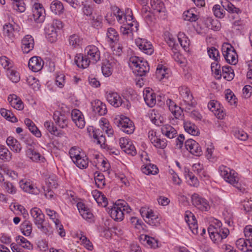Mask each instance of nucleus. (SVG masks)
I'll return each instance as SVG.
<instances>
[{
	"instance_id": "27",
	"label": "nucleus",
	"mask_w": 252,
	"mask_h": 252,
	"mask_svg": "<svg viewBox=\"0 0 252 252\" xmlns=\"http://www.w3.org/2000/svg\"><path fill=\"white\" fill-rule=\"evenodd\" d=\"M8 100L11 106L17 110H22L24 105L21 100L15 94H11L8 97Z\"/></svg>"
},
{
	"instance_id": "52",
	"label": "nucleus",
	"mask_w": 252,
	"mask_h": 252,
	"mask_svg": "<svg viewBox=\"0 0 252 252\" xmlns=\"http://www.w3.org/2000/svg\"><path fill=\"white\" fill-rule=\"evenodd\" d=\"M213 11L215 16L219 18H222L225 15V9L221 8L219 4L215 5L213 7Z\"/></svg>"
},
{
	"instance_id": "38",
	"label": "nucleus",
	"mask_w": 252,
	"mask_h": 252,
	"mask_svg": "<svg viewBox=\"0 0 252 252\" xmlns=\"http://www.w3.org/2000/svg\"><path fill=\"white\" fill-rule=\"evenodd\" d=\"M142 171L143 173L147 175H155L158 173V169L156 165L148 164L142 167Z\"/></svg>"
},
{
	"instance_id": "46",
	"label": "nucleus",
	"mask_w": 252,
	"mask_h": 252,
	"mask_svg": "<svg viewBox=\"0 0 252 252\" xmlns=\"http://www.w3.org/2000/svg\"><path fill=\"white\" fill-rule=\"evenodd\" d=\"M152 143L157 148L164 149L167 145V141L165 139H161L157 137H153L150 138Z\"/></svg>"
},
{
	"instance_id": "18",
	"label": "nucleus",
	"mask_w": 252,
	"mask_h": 252,
	"mask_svg": "<svg viewBox=\"0 0 252 252\" xmlns=\"http://www.w3.org/2000/svg\"><path fill=\"white\" fill-rule=\"evenodd\" d=\"M56 124L62 128H64L67 126L68 121L66 116L63 114L60 111H55L53 116Z\"/></svg>"
},
{
	"instance_id": "2",
	"label": "nucleus",
	"mask_w": 252,
	"mask_h": 252,
	"mask_svg": "<svg viewBox=\"0 0 252 252\" xmlns=\"http://www.w3.org/2000/svg\"><path fill=\"white\" fill-rule=\"evenodd\" d=\"M129 64L136 75L142 76L149 71L150 67L147 61L142 60L140 58L134 56L129 59Z\"/></svg>"
},
{
	"instance_id": "41",
	"label": "nucleus",
	"mask_w": 252,
	"mask_h": 252,
	"mask_svg": "<svg viewBox=\"0 0 252 252\" xmlns=\"http://www.w3.org/2000/svg\"><path fill=\"white\" fill-rule=\"evenodd\" d=\"M236 247L240 250L244 251V252H251L250 249L249 244L248 242L247 241L246 238H240L237 240L236 242Z\"/></svg>"
},
{
	"instance_id": "23",
	"label": "nucleus",
	"mask_w": 252,
	"mask_h": 252,
	"mask_svg": "<svg viewBox=\"0 0 252 252\" xmlns=\"http://www.w3.org/2000/svg\"><path fill=\"white\" fill-rule=\"evenodd\" d=\"M106 99L108 102L115 107L121 106L123 104V100L117 93H110L107 94Z\"/></svg>"
},
{
	"instance_id": "64",
	"label": "nucleus",
	"mask_w": 252,
	"mask_h": 252,
	"mask_svg": "<svg viewBox=\"0 0 252 252\" xmlns=\"http://www.w3.org/2000/svg\"><path fill=\"white\" fill-rule=\"evenodd\" d=\"M123 151L127 154L130 155L132 156H135L136 154V149L131 141L127 145V146L124 147Z\"/></svg>"
},
{
	"instance_id": "56",
	"label": "nucleus",
	"mask_w": 252,
	"mask_h": 252,
	"mask_svg": "<svg viewBox=\"0 0 252 252\" xmlns=\"http://www.w3.org/2000/svg\"><path fill=\"white\" fill-rule=\"evenodd\" d=\"M26 154L33 161L39 160L41 157L40 154L32 148H29L27 150Z\"/></svg>"
},
{
	"instance_id": "25",
	"label": "nucleus",
	"mask_w": 252,
	"mask_h": 252,
	"mask_svg": "<svg viewBox=\"0 0 252 252\" xmlns=\"http://www.w3.org/2000/svg\"><path fill=\"white\" fill-rule=\"evenodd\" d=\"M78 210L83 219L86 220H91L93 218V215L85 205L81 202L77 204Z\"/></svg>"
},
{
	"instance_id": "10",
	"label": "nucleus",
	"mask_w": 252,
	"mask_h": 252,
	"mask_svg": "<svg viewBox=\"0 0 252 252\" xmlns=\"http://www.w3.org/2000/svg\"><path fill=\"white\" fill-rule=\"evenodd\" d=\"M85 54L91 62L96 63L100 59V53L98 48L94 45H89L85 50Z\"/></svg>"
},
{
	"instance_id": "44",
	"label": "nucleus",
	"mask_w": 252,
	"mask_h": 252,
	"mask_svg": "<svg viewBox=\"0 0 252 252\" xmlns=\"http://www.w3.org/2000/svg\"><path fill=\"white\" fill-rule=\"evenodd\" d=\"M82 10L83 13L87 16H91L94 11V4L89 3L88 1L81 2Z\"/></svg>"
},
{
	"instance_id": "9",
	"label": "nucleus",
	"mask_w": 252,
	"mask_h": 252,
	"mask_svg": "<svg viewBox=\"0 0 252 252\" xmlns=\"http://www.w3.org/2000/svg\"><path fill=\"white\" fill-rule=\"evenodd\" d=\"M138 27V24L135 21L125 23L121 27L120 32L123 35L132 38L133 33L137 32Z\"/></svg>"
},
{
	"instance_id": "7",
	"label": "nucleus",
	"mask_w": 252,
	"mask_h": 252,
	"mask_svg": "<svg viewBox=\"0 0 252 252\" xmlns=\"http://www.w3.org/2000/svg\"><path fill=\"white\" fill-rule=\"evenodd\" d=\"M222 52L226 61L229 64H236L237 63V55L235 49L229 44L223 45Z\"/></svg>"
},
{
	"instance_id": "59",
	"label": "nucleus",
	"mask_w": 252,
	"mask_h": 252,
	"mask_svg": "<svg viewBox=\"0 0 252 252\" xmlns=\"http://www.w3.org/2000/svg\"><path fill=\"white\" fill-rule=\"evenodd\" d=\"M185 173L186 178L187 179L189 178L191 182L190 184L191 185L195 186L198 185V181L197 178L194 176L191 172L189 171V169L185 168Z\"/></svg>"
},
{
	"instance_id": "22",
	"label": "nucleus",
	"mask_w": 252,
	"mask_h": 252,
	"mask_svg": "<svg viewBox=\"0 0 252 252\" xmlns=\"http://www.w3.org/2000/svg\"><path fill=\"white\" fill-rule=\"evenodd\" d=\"M144 100L150 107H154L156 103V94L149 88L143 92Z\"/></svg>"
},
{
	"instance_id": "54",
	"label": "nucleus",
	"mask_w": 252,
	"mask_h": 252,
	"mask_svg": "<svg viewBox=\"0 0 252 252\" xmlns=\"http://www.w3.org/2000/svg\"><path fill=\"white\" fill-rule=\"evenodd\" d=\"M222 7L225 9V10L227 11L230 13L239 14L241 12L240 9L238 8L235 7V6L229 2H226L222 5Z\"/></svg>"
},
{
	"instance_id": "16",
	"label": "nucleus",
	"mask_w": 252,
	"mask_h": 252,
	"mask_svg": "<svg viewBox=\"0 0 252 252\" xmlns=\"http://www.w3.org/2000/svg\"><path fill=\"white\" fill-rule=\"evenodd\" d=\"M21 48L24 53H28L34 47L33 38L30 35H26L22 40Z\"/></svg>"
},
{
	"instance_id": "26",
	"label": "nucleus",
	"mask_w": 252,
	"mask_h": 252,
	"mask_svg": "<svg viewBox=\"0 0 252 252\" xmlns=\"http://www.w3.org/2000/svg\"><path fill=\"white\" fill-rule=\"evenodd\" d=\"M166 104L169 107V109L176 119L181 116L182 110L181 107L177 106L171 99H168L166 100Z\"/></svg>"
},
{
	"instance_id": "33",
	"label": "nucleus",
	"mask_w": 252,
	"mask_h": 252,
	"mask_svg": "<svg viewBox=\"0 0 252 252\" xmlns=\"http://www.w3.org/2000/svg\"><path fill=\"white\" fill-rule=\"evenodd\" d=\"M68 41L69 45L73 48H77L82 45L83 39L78 35L73 34L69 37Z\"/></svg>"
},
{
	"instance_id": "58",
	"label": "nucleus",
	"mask_w": 252,
	"mask_h": 252,
	"mask_svg": "<svg viewBox=\"0 0 252 252\" xmlns=\"http://www.w3.org/2000/svg\"><path fill=\"white\" fill-rule=\"evenodd\" d=\"M211 70L214 74L217 76L218 79H220L221 76V71L220 70V65L218 63V61H215L211 64Z\"/></svg>"
},
{
	"instance_id": "1",
	"label": "nucleus",
	"mask_w": 252,
	"mask_h": 252,
	"mask_svg": "<svg viewBox=\"0 0 252 252\" xmlns=\"http://www.w3.org/2000/svg\"><path fill=\"white\" fill-rule=\"evenodd\" d=\"M219 172L221 176L224 180L233 185L239 190L245 189V187L241 182L239 181L237 173L230 168L221 165L219 167Z\"/></svg>"
},
{
	"instance_id": "31",
	"label": "nucleus",
	"mask_w": 252,
	"mask_h": 252,
	"mask_svg": "<svg viewBox=\"0 0 252 252\" xmlns=\"http://www.w3.org/2000/svg\"><path fill=\"white\" fill-rule=\"evenodd\" d=\"M184 127L185 130L189 134L192 135H197L199 132L197 127L190 122L187 121L184 122Z\"/></svg>"
},
{
	"instance_id": "62",
	"label": "nucleus",
	"mask_w": 252,
	"mask_h": 252,
	"mask_svg": "<svg viewBox=\"0 0 252 252\" xmlns=\"http://www.w3.org/2000/svg\"><path fill=\"white\" fill-rule=\"evenodd\" d=\"M208 54L210 58L213 59L215 61H218L220 58L219 52L215 47L208 49Z\"/></svg>"
},
{
	"instance_id": "60",
	"label": "nucleus",
	"mask_w": 252,
	"mask_h": 252,
	"mask_svg": "<svg viewBox=\"0 0 252 252\" xmlns=\"http://www.w3.org/2000/svg\"><path fill=\"white\" fill-rule=\"evenodd\" d=\"M0 64L7 70L12 68V63L10 60L5 56L0 57Z\"/></svg>"
},
{
	"instance_id": "57",
	"label": "nucleus",
	"mask_w": 252,
	"mask_h": 252,
	"mask_svg": "<svg viewBox=\"0 0 252 252\" xmlns=\"http://www.w3.org/2000/svg\"><path fill=\"white\" fill-rule=\"evenodd\" d=\"M45 128L52 134L59 135L57 128L54 126V124L50 121H47L44 124Z\"/></svg>"
},
{
	"instance_id": "28",
	"label": "nucleus",
	"mask_w": 252,
	"mask_h": 252,
	"mask_svg": "<svg viewBox=\"0 0 252 252\" xmlns=\"http://www.w3.org/2000/svg\"><path fill=\"white\" fill-rule=\"evenodd\" d=\"M161 133L167 137L173 138L177 134V130L169 125H164L161 127Z\"/></svg>"
},
{
	"instance_id": "19",
	"label": "nucleus",
	"mask_w": 252,
	"mask_h": 252,
	"mask_svg": "<svg viewBox=\"0 0 252 252\" xmlns=\"http://www.w3.org/2000/svg\"><path fill=\"white\" fill-rule=\"evenodd\" d=\"M208 107L215 115L220 119H222L225 115L222 109L220 107V104L215 100H211L208 104Z\"/></svg>"
},
{
	"instance_id": "11",
	"label": "nucleus",
	"mask_w": 252,
	"mask_h": 252,
	"mask_svg": "<svg viewBox=\"0 0 252 252\" xmlns=\"http://www.w3.org/2000/svg\"><path fill=\"white\" fill-rule=\"evenodd\" d=\"M135 43L144 53L151 55L154 53V49L152 44L147 39L138 38L135 40Z\"/></svg>"
},
{
	"instance_id": "32",
	"label": "nucleus",
	"mask_w": 252,
	"mask_h": 252,
	"mask_svg": "<svg viewBox=\"0 0 252 252\" xmlns=\"http://www.w3.org/2000/svg\"><path fill=\"white\" fill-rule=\"evenodd\" d=\"M45 31L46 34V37L51 41L53 42L55 41L57 37V30L55 28H53L52 26L49 24L45 28Z\"/></svg>"
},
{
	"instance_id": "30",
	"label": "nucleus",
	"mask_w": 252,
	"mask_h": 252,
	"mask_svg": "<svg viewBox=\"0 0 252 252\" xmlns=\"http://www.w3.org/2000/svg\"><path fill=\"white\" fill-rule=\"evenodd\" d=\"M25 124L29 128L30 131L37 137H40L41 133L40 130L36 127L34 123L30 119H26L25 120Z\"/></svg>"
},
{
	"instance_id": "24",
	"label": "nucleus",
	"mask_w": 252,
	"mask_h": 252,
	"mask_svg": "<svg viewBox=\"0 0 252 252\" xmlns=\"http://www.w3.org/2000/svg\"><path fill=\"white\" fill-rule=\"evenodd\" d=\"M74 63L78 67L86 68L89 66L91 61L87 56L82 54H77L74 58Z\"/></svg>"
},
{
	"instance_id": "48",
	"label": "nucleus",
	"mask_w": 252,
	"mask_h": 252,
	"mask_svg": "<svg viewBox=\"0 0 252 252\" xmlns=\"http://www.w3.org/2000/svg\"><path fill=\"white\" fill-rule=\"evenodd\" d=\"M183 17L185 20L190 22H195L198 19V16L194 13L193 9L185 11L183 14Z\"/></svg>"
},
{
	"instance_id": "45",
	"label": "nucleus",
	"mask_w": 252,
	"mask_h": 252,
	"mask_svg": "<svg viewBox=\"0 0 252 252\" xmlns=\"http://www.w3.org/2000/svg\"><path fill=\"white\" fill-rule=\"evenodd\" d=\"M151 5L152 8L158 12L164 11V4L161 0H151Z\"/></svg>"
},
{
	"instance_id": "4",
	"label": "nucleus",
	"mask_w": 252,
	"mask_h": 252,
	"mask_svg": "<svg viewBox=\"0 0 252 252\" xmlns=\"http://www.w3.org/2000/svg\"><path fill=\"white\" fill-rule=\"evenodd\" d=\"M19 27L15 23H6L3 26V35L8 42H13L18 33Z\"/></svg>"
},
{
	"instance_id": "43",
	"label": "nucleus",
	"mask_w": 252,
	"mask_h": 252,
	"mask_svg": "<svg viewBox=\"0 0 252 252\" xmlns=\"http://www.w3.org/2000/svg\"><path fill=\"white\" fill-rule=\"evenodd\" d=\"M10 152L5 146L0 145V158L5 161H9L11 159Z\"/></svg>"
},
{
	"instance_id": "6",
	"label": "nucleus",
	"mask_w": 252,
	"mask_h": 252,
	"mask_svg": "<svg viewBox=\"0 0 252 252\" xmlns=\"http://www.w3.org/2000/svg\"><path fill=\"white\" fill-rule=\"evenodd\" d=\"M140 214L146 223L153 226H158L160 224V219L158 215L154 214L152 210L142 208Z\"/></svg>"
},
{
	"instance_id": "36",
	"label": "nucleus",
	"mask_w": 252,
	"mask_h": 252,
	"mask_svg": "<svg viewBox=\"0 0 252 252\" xmlns=\"http://www.w3.org/2000/svg\"><path fill=\"white\" fill-rule=\"evenodd\" d=\"M21 230L25 236H29L32 231V223L28 220H25L20 226Z\"/></svg>"
},
{
	"instance_id": "29",
	"label": "nucleus",
	"mask_w": 252,
	"mask_h": 252,
	"mask_svg": "<svg viewBox=\"0 0 252 252\" xmlns=\"http://www.w3.org/2000/svg\"><path fill=\"white\" fill-rule=\"evenodd\" d=\"M218 233H216L213 241L215 243L221 242L223 239L227 237L229 233L228 229L226 228H217Z\"/></svg>"
},
{
	"instance_id": "5",
	"label": "nucleus",
	"mask_w": 252,
	"mask_h": 252,
	"mask_svg": "<svg viewBox=\"0 0 252 252\" xmlns=\"http://www.w3.org/2000/svg\"><path fill=\"white\" fill-rule=\"evenodd\" d=\"M114 123L124 132L130 134L133 132L135 126L133 123L127 117L123 116L116 119Z\"/></svg>"
},
{
	"instance_id": "15",
	"label": "nucleus",
	"mask_w": 252,
	"mask_h": 252,
	"mask_svg": "<svg viewBox=\"0 0 252 252\" xmlns=\"http://www.w3.org/2000/svg\"><path fill=\"white\" fill-rule=\"evenodd\" d=\"M43 12L44 9L40 4H35L32 9V14L29 16V19L37 23H41L43 21L45 17Z\"/></svg>"
},
{
	"instance_id": "35",
	"label": "nucleus",
	"mask_w": 252,
	"mask_h": 252,
	"mask_svg": "<svg viewBox=\"0 0 252 252\" xmlns=\"http://www.w3.org/2000/svg\"><path fill=\"white\" fill-rule=\"evenodd\" d=\"M50 9L55 14H61L63 13L64 7L61 1L54 0L50 5Z\"/></svg>"
},
{
	"instance_id": "53",
	"label": "nucleus",
	"mask_w": 252,
	"mask_h": 252,
	"mask_svg": "<svg viewBox=\"0 0 252 252\" xmlns=\"http://www.w3.org/2000/svg\"><path fill=\"white\" fill-rule=\"evenodd\" d=\"M12 4L13 8L20 12L25 11L26 9L25 4L23 0H12Z\"/></svg>"
},
{
	"instance_id": "49",
	"label": "nucleus",
	"mask_w": 252,
	"mask_h": 252,
	"mask_svg": "<svg viewBox=\"0 0 252 252\" xmlns=\"http://www.w3.org/2000/svg\"><path fill=\"white\" fill-rule=\"evenodd\" d=\"M107 37L112 42H115L119 40V34L116 30L113 28L107 29Z\"/></svg>"
},
{
	"instance_id": "37",
	"label": "nucleus",
	"mask_w": 252,
	"mask_h": 252,
	"mask_svg": "<svg viewBox=\"0 0 252 252\" xmlns=\"http://www.w3.org/2000/svg\"><path fill=\"white\" fill-rule=\"evenodd\" d=\"M227 81H231L233 79L234 74L233 70L230 66H224L222 67L221 76Z\"/></svg>"
},
{
	"instance_id": "40",
	"label": "nucleus",
	"mask_w": 252,
	"mask_h": 252,
	"mask_svg": "<svg viewBox=\"0 0 252 252\" xmlns=\"http://www.w3.org/2000/svg\"><path fill=\"white\" fill-rule=\"evenodd\" d=\"M113 65L109 61H105L102 63L101 70L105 76H109L112 72Z\"/></svg>"
},
{
	"instance_id": "8",
	"label": "nucleus",
	"mask_w": 252,
	"mask_h": 252,
	"mask_svg": "<svg viewBox=\"0 0 252 252\" xmlns=\"http://www.w3.org/2000/svg\"><path fill=\"white\" fill-rule=\"evenodd\" d=\"M191 201L193 205L202 211H207L210 208L209 202L197 193L192 195Z\"/></svg>"
},
{
	"instance_id": "34",
	"label": "nucleus",
	"mask_w": 252,
	"mask_h": 252,
	"mask_svg": "<svg viewBox=\"0 0 252 252\" xmlns=\"http://www.w3.org/2000/svg\"><path fill=\"white\" fill-rule=\"evenodd\" d=\"M94 198L97 203L102 207H106L108 204L107 199L101 192H94L93 194Z\"/></svg>"
},
{
	"instance_id": "63",
	"label": "nucleus",
	"mask_w": 252,
	"mask_h": 252,
	"mask_svg": "<svg viewBox=\"0 0 252 252\" xmlns=\"http://www.w3.org/2000/svg\"><path fill=\"white\" fill-rule=\"evenodd\" d=\"M93 136L94 139L97 140V143L100 144L102 148H105L106 139L104 135L99 133L98 134L96 133L94 134Z\"/></svg>"
},
{
	"instance_id": "14",
	"label": "nucleus",
	"mask_w": 252,
	"mask_h": 252,
	"mask_svg": "<svg viewBox=\"0 0 252 252\" xmlns=\"http://www.w3.org/2000/svg\"><path fill=\"white\" fill-rule=\"evenodd\" d=\"M185 220L192 232L194 234H198V225L194 215L189 211H186L185 215Z\"/></svg>"
},
{
	"instance_id": "17",
	"label": "nucleus",
	"mask_w": 252,
	"mask_h": 252,
	"mask_svg": "<svg viewBox=\"0 0 252 252\" xmlns=\"http://www.w3.org/2000/svg\"><path fill=\"white\" fill-rule=\"evenodd\" d=\"M28 65L33 72H38L42 68L44 62L40 57L34 56L30 59Z\"/></svg>"
},
{
	"instance_id": "47",
	"label": "nucleus",
	"mask_w": 252,
	"mask_h": 252,
	"mask_svg": "<svg viewBox=\"0 0 252 252\" xmlns=\"http://www.w3.org/2000/svg\"><path fill=\"white\" fill-rule=\"evenodd\" d=\"M6 74L8 77L12 82L17 83L20 79L19 73L15 70L12 69H8L6 71Z\"/></svg>"
},
{
	"instance_id": "3",
	"label": "nucleus",
	"mask_w": 252,
	"mask_h": 252,
	"mask_svg": "<svg viewBox=\"0 0 252 252\" xmlns=\"http://www.w3.org/2000/svg\"><path fill=\"white\" fill-rule=\"evenodd\" d=\"M131 209L126 202L118 203L112 208L110 211L111 217L117 221H122L124 219L125 213H129Z\"/></svg>"
},
{
	"instance_id": "13",
	"label": "nucleus",
	"mask_w": 252,
	"mask_h": 252,
	"mask_svg": "<svg viewBox=\"0 0 252 252\" xmlns=\"http://www.w3.org/2000/svg\"><path fill=\"white\" fill-rule=\"evenodd\" d=\"M183 101L185 105V109L186 111L190 110L192 108L195 107L196 102L193 100V97L191 94H190V91L188 89H186L182 91L181 94Z\"/></svg>"
},
{
	"instance_id": "55",
	"label": "nucleus",
	"mask_w": 252,
	"mask_h": 252,
	"mask_svg": "<svg viewBox=\"0 0 252 252\" xmlns=\"http://www.w3.org/2000/svg\"><path fill=\"white\" fill-rule=\"evenodd\" d=\"M154 116L153 113L151 114V119L152 123L157 126H162L165 120L164 117L159 115L158 114L157 115L154 113Z\"/></svg>"
},
{
	"instance_id": "42",
	"label": "nucleus",
	"mask_w": 252,
	"mask_h": 252,
	"mask_svg": "<svg viewBox=\"0 0 252 252\" xmlns=\"http://www.w3.org/2000/svg\"><path fill=\"white\" fill-rule=\"evenodd\" d=\"M73 161L81 169L86 168L88 166V158L86 156H81L75 160L73 159Z\"/></svg>"
},
{
	"instance_id": "12",
	"label": "nucleus",
	"mask_w": 252,
	"mask_h": 252,
	"mask_svg": "<svg viewBox=\"0 0 252 252\" xmlns=\"http://www.w3.org/2000/svg\"><path fill=\"white\" fill-rule=\"evenodd\" d=\"M185 147L187 150L195 156H200L203 153L199 144L191 139H188L185 142Z\"/></svg>"
},
{
	"instance_id": "21",
	"label": "nucleus",
	"mask_w": 252,
	"mask_h": 252,
	"mask_svg": "<svg viewBox=\"0 0 252 252\" xmlns=\"http://www.w3.org/2000/svg\"><path fill=\"white\" fill-rule=\"evenodd\" d=\"M19 184L21 189L25 192L34 194H37L39 193V189L37 187H34L29 181L22 180Z\"/></svg>"
},
{
	"instance_id": "50",
	"label": "nucleus",
	"mask_w": 252,
	"mask_h": 252,
	"mask_svg": "<svg viewBox=\"0 0 252 252\" xmlns=\"http://www.w3.org/2000/svg\"><path fill=\"white\" fill-rule=\"evenodd\" d=\"M0 113L1 115L5 117L6 120L12 123L17 122V118L10 111L4 108H1L0 110Z\"/></svg>"
},
{
	"instance_id": "20",
	"label": "nucleus",
	"mask_w": 252,
	"mask_h": 252,
	"mask_svg": "<svg viewBox=\"0 0 252 252\" xmlns=\"http://www.w3.org/2000/svg\"><path fill=\"white\" fill-rule=\"evenodd\" d=\"M92 106L93 111L100 116H103L106 114L107 108L105 104L99 100H95L92 102Z\"/></svg>"
},
{
	"instance_id": "61",
	"label": "nucleus",
	"mask_w": 252,
	"mask_h": 252,
	"mask_svg": "<svg viewBox=\"0 0 252 252\" xmlns=\"http://www.w3.org/2000/svg\"><path fill=\"white\" fill-rule=\"evenodd\" d=\"M192 169L194 172H196L200 176V177H205L206 174L204 170L203 166L200 163H194L192 165Z\"/></svg>"
},
{
	"instance_id": "39",
	"label": "nucleus",
	"mask_w": 252,
	"mask_h": 252,
	"mask_svg": "<svg viewBox=\"0 0 252 252\" xmlns=\"http://www.w3.org/2000/svg\"><path fill=\"white\" fill-rule=\"evenodd\" d=\"M244 233L249 244L248 248L252 251V225H247L244 229Z\"/></svg>"
},
{
	"instance_id": "51",
	"label": "nucleus",
	"mask_w": 252,
	"mask_h": 252,
	"mask_svg": "<svg viewBox=\"0 0 252 252\" xmlns=\"http://www.w3.org/2000/svg\"><path fill=\"white\" fill-rule=\"evenodd\" d=\"M77 237L79 238L80 240L84 245V246L89 251H92L93 249V246L92 243L90 241L89 239L86 237V236L82 235V232L80 233H77Z\"/></svg>"
}]
</instances>
